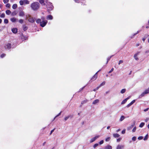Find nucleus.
I'll list each match as a JSON object with an SVG mask.
<instances>
[{
    "mask_svg": "<svg viewBox=\"0 0 149 149\" xmlns=\"http://www.w3.org/2000/svg\"><path fill=\"white\" fill-rule=\"evenodd\" d=\"M96 140L94 137L93 138L90 140V143H92Z\"/></svg>",
    "mask_w": 149,
    "mask_h": 149,
    "instance_id": "nucleus-30",
    "label": "nucleus"
},
{
    "mask_svg": "<svg viewBox=\"0 0 149 149\" xmlns=\"http://www.w3.org/2000/svg\"><path fill=\"white\" fill-rule=\"evenodd\" d=\"M99 100L98 99H97V100H94L93 103H92V104H96L98 103L99 102Z\"/></svg>",
    "mask_w": 149,
    "mask_h": 149,
    "instance_id": "nucleus-16",
    "label": "nucleus"
},
{
    "mask_svg": "<svg viewBox=\"0 0 149 149\" xmlns=\"http://www.w3.org/2000/svg\"><path fill=\"white\" fill-rule=\"evenodd\" d=\"M136 139V137L135 136H134L132 138V140L134 141H135Z\"/></svg>",
    "mask_w": 149,
    "mask_h": 149,
    "instance_id": "nucleus-39",
    "label": "nucleus"
},
{
    "mask_svg": "<svg viewBox=\"0 0 149 149\" xmlns=\"http://www.w3.org/2000/svg\"><path fill=\"white\" fill-rule=\"evenodd\" d=\"M127 101V100L125 99L122 101V102H121V104H124Z\"/></svg>",
    "mask_w": 149,
    "mask_h": 149,
    "instance_id": "nucleus-36",
    "label": "nucleus"
},
{
    "mask_svg": "<svg viewBox=\"0 0 149 149\" xmlns=\"http://www.w3.org/2000/svg\"><path fill=\"white\" fill-rule=\"evenodd\" d=\"M144 92L146 94L149 93V87Z\"/></svg>",
    "mask_w": 149,
    "mask_h": 149,
    "instance_id": "nucleus-19",
    "label": "nucleus"
},
{
    "mask_svg": "<svg viewBox=\"0 0 149 149\" xmlns=\"http://www.w3.org/2000/svg\"><path fill=\"white\" fill-rule=\"evenodd\" d=\"M19 3L21 5H23L24 3L23 0H20L19 1Z\"/></svg>",
    "mask_w": 149,
    "mask_h": 149,
    "instance_id": "nucleus-34",
    "label": "nucleus"
},
{
    "mask_svg": "<svg viewBox=\"0 0 149 149\" xmlns=\"http://www.w3.org/2000/svg\"><path fill=\"white\" fill-rule=\"evenodd\" d=\"M40 6V4L38 2H35L31 4V7L32 10L36 11L39 9Z\"/></svg>",
    "mask_w": 149,
    "mask_h": 149,
    "instance_id": "nucleus-1",
    "label": "nucleus"
},
{
    "mask_svg": "<svg viewBox=\"0 0 149 149\" xmlns=\"http://www.w3.org/2000/svg\"><path fill=\"white\" fill-rule=\"evenodd\" d=\"M41 19H38L36 20V22L37 23L40 24V23L41 22Z\"/></svg>",
    "mask_w": 149,
    "mask_h": 149,
    "instance_id": "nucleus-21",
    "label": "nucleus"
},
{
    "mask_svg": "<svg viewBox=\"0 0 149 149\" xmlns=\"http://www.w3.org/2000/svg\"><path fill=\"white\" fill-rule=\"evenodd\" d=\"M76 3H79L80 2L79 0H73Z\"/></svg>",
    "mask_w": 149,
    "mask_h": 149,
    "instance_id": "nucleus-45",
    "label": "nucleus"
},
{
    "mask_svg": "<svg viewBox=\"0 0 149 149\" xmlns=\"http://www.w3.org/2000/svg\"><path fill=\"white\" fill-rule=\"evenodd\" d=\"M104 143V141L103 140H101L99 142V144L100 145Z\"/></svg>",
    "mask_w": 149,
    "mask_h": 149,
    "instance_id": "nucleus-50",
    "label": "nucleus"
},
{
    "mask_svg": "<svg viewBox=\"0 0 149 149\" xmlns=\"http://www.w3.org/2000/svg\"><path fill=\"white\" fill-rule=\"evenodd\" d=\"M135 102V100H132L130 103L131 104V105H132L133 103H134Z\"/></svg>",
    "mask_w": 149,
    "mask_h": 149,
    "instance_id": "nucleus-49",
    "label": "nucleus"
},
{
    "mask_svg": "<svg viewBox=\"0 0 149 149\" xmlns=\"http://www.w3.org/2000/svg\"><path fill=\"white\" fill-rule=\"evenodd\" d=\"M10 5L9 3H7L6 5V6L7 7L9 8V7H10Z\"/></svg>",
    "mask_w": 149,
    "mask_h": 149,
    "instance_id": "nucleus-52",
    "label": "nucleus"
},
{
    "mask_svg": "<svg viewBox=\"0 0 149 149\" xmlns=\"http://www.w3.org/2000/svg\"><path fill=\"white\" fill-rule=\"evenodd\" d=\"M148 138V134H147L145 137L144 138V140L145 141L147 140Z\"/></svg>",
    "mask_w": 149,
    "mask_h": 149,
    "instance_id": "nucleus-37",
    "label": "nucleus"
},
{
    "mask_svg": "<svg viewBox=\"0 0 149 149\" xmlns=\"http://www.w3.org/2000/svg\"><path fill=\"white\" fill-rule=\"evenodd\" d=\"M3 47L6 49H9L11 48V44L10 43H6L4 44Z\"/></svg>",
    "mask_w": 149,
    "mask_h": 149,
    "instance_id": "nucleus-3",
    "label": "nucleus"
},
{
    "mask_svg": "<svg viewBox=\"0 0 149 149\" xmlns=\"http://www.w3.org/2000/svg\"><path fill=\"white\" fill-rule=\"evenodd\" d=\"M140 53V52H138L136 53L134 55H136L137 56L139 55V54Z\"/></svg>",
    "mask_w": 149,
    "mask_h": 149,
    "instance_id": "nucleus-59",
    "label": "nucleus"
},
{
    "mask_svg": "<svg viewBox=\"0 0 149 149\" xmlns=\"http://www.w3.org/2000/svg\"><path fill=\"white\" fill-rule=\"evenodd\" d=\"M39 2L42 5H45V0H39Z\"/></svg>",
    "mask_w": 149,
    "mask_h": 149,
    "instance_id": "nucleus-12",
    "label": "nucleus"
},
{
    "mask_svg": "<svg viewBox=\"0 0 149 149\" xmlns=\"http://www.w3.org/2000/svg\"><path fill=\"white\" fill-rule=\"evenodd\" d=\"M145 54H147L148 53H149V50H147L145 51Z\"/></svg>",
    "mask_w": 149,
    "mask_h": 149,
    "instance_id": "nucleus-62",
    "label": "nucleus"
},
{
    "mask_svg": "<svg viewBox=\"0 0 149 149\" xmlns=\"http://www.w3.org/2000/svg\"><path fill=\"white\" fill-rule=\"evenodd\" d=\"M131 105H132L130 103L129 104H128L127 105V108H128Z\"/></svg>",
    "mask_w": 149,
    "mask_h": 149,
    "instance_id": "nucleus-56",
    "label": "nucleus"
},
{
    "mask_svg": "<svg viewBox=\"0 0 149 149\" xmlns=\"http://www.w3.org/2000/svg\"><path fill=\"white\" fill-rule=\"evenodd\" d=\"M47 22L48 21L47 20H43L40 23V26L42 27H43L46 26Z\"/></svg>",
    "mask_w": 149,
    "mask_h": 149,
    "instance_id": "nucleus-5",
    "label": "nucleus"
},
{
    "mask_svg": "<svg viewBox=\"0 0 149 149\" xmlns=\"http://www.w3.org/2000/svg\"><path fill=\"white\" fill-rule=\"evenodd\" d=\"M123 63V61L122 60H120L119 61V62L118 63V64L120 65L121 63Z\"/></svg>",
    "mask_w": 149,
    "mask_h": 149,
    "instance_id": "nucleus-53",
    "label": "nucleus"
},
{
    "mask_svg": "<svg viewBox=\"0 0 149 149\" xmlns=\"http://www.w3.org/2000/svg\"><path fill=\"white\" fill-rule=\"evenodd\" d=\"M145 94H146L143 92L139 96V98H141L142 97L144 96Z\"/></svg>",
    "mask_w": 149,
    "mask_h": 149,
    "instance_id": "nucleus-18",
    "label": "nucleus"
},
{
    "mask_svg": "<svg viewBox=\"0 0 149 149\" xmlns=\"http://www.w3.org/2000/svg\"><path fill=\"white\" fill-rule=\"evenodd\" d=\"M143 137L142 136H140L138 137V139L139 140H141L143 139Z\"/></svg>",
    "mask_w": 149,
    "mask_h": 149,
    "instance_id": "nucleus-46",
    "label": "nucleus"
},
{
    "mask_svg": "<svg viewBox=\"0 0 149 149\" xmlns=\"http://www.w3.org/2000/svg\"><path fill=\"white\" fill-rule=\"evenodd\" d=\"M125 129H124L122 131V134H124L125 133Z\"/></svg>",
    "mask_w": 149,
    "mask_h": 149,
    "instance_id": "nucleus-57",
    "label": "nucleus"
},
{
    "mask_svg": "<svg viewBox=\"0 0 149 149\" xmlns=\"http://www.w3.org/2000/svg\"><path fill=\"white\" fill-rule=\"evenodd\" d=\"M12 31L14 33H16L17 32V28H13L12 29Z\"/></svg>",
    "mask_w": 149,
    "mask_h": 149,
    "instance_id": "nucleus-11",
    "label": "nucleus"
},
{
    "mask_svg": "<svg viewBox=\"0 0 149 149\" xmlns=\"http://www.w3.org/2000/svg\"><path fill=\"white\" fill-rule=\"evenodd\" d=\"M5 17V14L3 13L1 15V17Z\"/></svg>",
    "mask_w": 149,
    "mask_h": 149,
    "instance_id": "nucleus-54",
    "label": "nucleus"
},
{
    "mask_svg": "<svg viewBox=\"0 0 149 149\" xmlns=\"http://www.w3.org/2000/svg\"><path fill=\"white\" fill-rule=\"evenodd\" d=\"M10 20L13 22H15L17 21V19L15 17H13L10 19Z\"/></svg>",
    "mask_w": 149,
    "mask_h": 149,
    "instance_id": "nucleus-10",
    "label": "nucleus"
},
{
    "mask_svg": "<svg viewBox=\"0 0 149 149\" xmlns=\"http://www.w3.org/2000/svg\"><path fill=\"white\" fill-rule=\"evenodd\" d=\"M134 124H132L129 127H128L127 128V130H130L131 129L134 127Z\"/></svg>",
    "mask_w": 149,
    "mask_h": 149,
    "instance_id": "nucleus-15",
    "label": "nucleus"
},
{
    "mask_svg": "<svg viewBox=\"0 0 149 149\" xmlns=\"http://www.w3.org/2000/svg\"><path fill=\"white\" fill-rule=\"evenodd\" d=\"M11 13L10 11L9 10H7L6 11V13L8 15H9Z\"/></svg>",
    "mask_w": 149,
    "mask_h": 149,
    "instance_id": "nucleus-26",
    "label": "nucleus"
},
{
    "mask_svg": "<svg viewBox=\"0 0 149 149\" xmlns=\"http://www.w3.org/2000/svg\"><path fill=\"white\" fill-rule=\"evenodd\" d=\"M24 3L26 4H29V2L28 0H23Z\"/></svg>",
    "mask_w": 149,
    "mask_h": 149,
    "instance_id": "nucleus-23",
    "label": "nucleus"
},
{
    "mask_svg": "<svg viewBox=\"0 0 149 149\" xmlns=\"http://www.w3.org/2000/svg\"><path fill=\"white\" fill-rule=\"evenodd\" d=\"M136 127H135L132 130V132H135L136 130Z\"/></svg>",
    "mask_w": 149,
    "mask_h": 149,
    "instance_id": "nucleus-40",
    "label": "nucleus"
},
{
    "mask_svg": "<svg viewBox=\"0 0 149 149\" xmlns=\"http://www.w3.org/2000/svg\"><path fill=\"white\" fill-rule=\"evenodd\" d=\"M54 129L52 130L51 131V132H50V134H51L52 133L54 132Z\"/></svg>",
    "mask_w": 149,
    "mask_h": 149,
    "instance_id": "nucleus-63",
    "label": "nucleus"
},
{
    "mask_svg": "<svg viewBox=\"0 0 149 149\" xmlns=\"http://www.w3.org/2000/svg\"><path fill=\"white\" fill-rule=\"evenodd\" d=\"M19 23L22 24L23 23V22H24V20L22 19H20L19 21Z\"/></svg>",
    "mask_w": 149,
    "mask_h": 149,
    "instance_id": "nucleus-38",
    "label": "nucleus"
},
{
    "mask_svg": "<svg viewBox=\"0 0 149 149\" xmlns=\"http://www.w3.org/2000/svg\"><path fill=\"white\" fill-rule=\"evenodd\" d=\"M46 18L47 20H51L53 19V17L51 15H49L47 16Z\"/></svg>",
    "mask_w": 149,
    "mask_h": 149,
    "instance_id": "nucleus-8",
    "label": "nucleus"
},
{
    "mask_svg": "<svg viewBox=\"0 0 149 149\" xmlns=\"http://www.w3.org/2000/svg\"><path fill=\"white\" fill-rule=\"evenodd\" d=\"M69 116L66 117L64 118L65 121H66L68 119V118H69Z\"/></svg>",
    "mask_w": 149,
    "mask_h": 149,
    "instance_id": "nucleus-55",
    "label": "nucleus"
},
{
    "mask_svg": "<svg viewBox=\"0 0 149 149\" xmlns=\"http://www.w3.org/2000/svg\"><path fill=\"white\" fill-rule=\"evenodd\" d=\"M124 146L120 145H118L117 146L116 149H123L124 148Z\"/></svg>",
    "mask_w": 149,
    "mask_h": 149,
    "instance_id": "nucleus-9",
    "label": "nucleus"
},
{
    "mask_svg": "<svg viewBox=\"0 0 149 149\" xmlns=\"http://www.w3.org/2000/svg\"><path fill=\"white\" fill-rule=\"evenodd\" d=\"M111 138L110 137H108L106 138L105 139V141L106 142H108L109 141V140H110Z\"/></svg>",
    "mask_w": 149,
    "mask_h": 149,
    "instance_id": "nucleus-35",
    "label": "nucleus"
},
{
    "mask_svg": "<svg viewBox=\"0 0 149 149\" xmlns=\"http://www.w3.org/2000/svg\"><path fill=\"white\" fill-rule=\"evenodd\" d=\"M104 148L105 149H112V147L110 145H108L105 147Z\"/></svg>",
    "mask_w": 149,
    "mask_h": 149,
    "instance_id": "nucleus-14",
    "label": "nucleus"
},
{
    "mask_svg": "<svg viewBox=\"0 0 149 149\" xmlns=\"http://www.w3.org/2000/svg\"><path fill=\"white\" fill-rule=\"evenodd\" d=\"M149 120V118H147L145 120V121L146 122H147Z\"/></svg>",
    "mask_w": 149,
    "mask_h": 149,
    "instance_id": "nucleus-60",
    "label": "nucleus"
},
{
    "mask_svg": "<svg viewBox=\"0 0 149 149\" xmlns=\"http://www.w3.org/2000/svg\"><path fill=\"white\" fill-rule=\"evenodd\" d=\"M126 91V89H123L121 90L120 91V93L123 94Z\"/></svg>",
    "mask_w": 149,
    "mask_h": 149,
    "instance_id": "nucleus-28",
    "label": "nucleus"
},
{
    "mask_svg": "<svg viewBox=\"0 0 149 149\" xmlns=\"http://www.w3.org/2000/svg\"><path fill=\"white\" fill-rule=\"evenodd\" d=\"M26 19L31 23H33L34 22V20L33 17H31L29 15H27L26 16Z\"/></svg>",
    "mask_w": 149,
    "mask_h": 149,
    "instance_id": "nucleus-2",
    "label": "nucleus"
},
{
    "mask_svg": "<svg viewBox=\"0 0 149 149\" xmlns=\"http://www.w3.org/2000/svg\"><path fill=\"white\" fill-rule=\"evenodd\" d=\"M148 108H147L146 109H145L144 110V111L145 112L146 111H148Z\"/></svg>",
    "mask_w": 149,
    "mask_h": 149,
    "instance_id": "nucleus-64",
    "label": "nucleus"
},
{
    "mask_svg": "<svg viewBox=\"0 0 149 149\" xmlns=\"http://www.w3.org/2000/svg\"><path fill=\"white\" fill-rule=\"evenodd\" d=\"M113 136L115 138L118 137L120 136V135L119 134L117 133L113 134Z\"/></svg>",
    "mask_w": 149,
    "mask_h": 149,
    "instance_id": "nucleus-17",
    "label": "nucleus"
},
{
    "mask_svg": "<svg viewBox=\"0 0 149 149\" xmlns=\"http://www.w3.org/2000/svg\"><path fill=\"white\" fill-rule=\"evenodd\" d=\"M112 56H110V57H108L107 59V63L108 62V61L110 60V58H111Z\"/></svg>",
    "mask_w": 149,
    "mask_h": 149,
    "instance_id": "nucleus-42",
    "label": "nucleus"
},
{
    "mask_svg": "<svg viewBox=\"0 0 149 149\" xmlns=\"http://www.w3.org/2000/svg\"><path fill=\"white\" fill-rule=\"evenodd\" d=\"M9 0H3V1L5 3H7L8 2Z\"/></svg>",
    "mask_w": 149,
    "mask_h": 149,
    "instance_id": "nucleus-51",
    "label": "nucleus"
},
{
    "mask_svg": "<svg viewBox=\"0 0 149 149\" xmlns=\"http://www.w3.org/2000/svg\"><path fill=\"white\" fill-rule=\"evenodd\" d=\"M87 100H84L81 102V104H84L85 103H86L87 102Z\"/></svg>",
    "mask_w": 149,
    "mask_h": 149,
    "instance_id": "nucleus-29",
    "label": "nucleus"
},
{
    "mask_svg": "<svg viewBox=\"0 0 149 149\" xmlns=\"http://www.w3.org/2000/svg\"><path fill=\"white\" fill-rule=\"evenodd\" d=\"M17 5L16 4H14L12 6V8L13 9H15L17 7Z\"/></svg>",
    "mask_w": 149,
    "mask_h": 149,
    "instance_id": "nucleus-20",
    "label": "nucleus"
},
{
    "mask_svg": "<svg viewBox=\"0 0 149 149\" xmlns=\"http://www.w3.org/2000/svg\"><path fill=\"white\" fill-rule=\"evenodd\" d=\"M125 118L124 116H121V117L120 119V121H122L125 119Z\"/></svg>",
    "mask_w": 149,
    "mask_h": 149,
    "instance_id": "nucleus-22",
    "label": "nucleus"
},
{
    "mask_svg": "<svg viewBox=\"0 0 149 149\" xmlns=\"http://www.w3.org/2000/svg\"><path fill=\"white\" fill-rule=\"evenodd\" d=\"M100 136L99 135H97L95 136L94 137L95 138V139H97L99 138L100 137Z\"/></svg>",
    "mask_w": 149,
    "mask_h": 149,
    "instance_id": "nucleus-44",
    "label": "nucleus"
},
{
    "mask_svg": "<svg viewBox=\"0 0 149 149\" xmlns=\"http://www.w3.org/2000/svg\"><path fill=\"white\" fill-rule=\"evenodd\" d=\"M113 70V68H112L111 70L109 72V73H111Z\"/></svg>",
    "mask_w": 149,
    "mask_h": 149,
    "instance_id": "nucleus-58",
    "label": "nucleus"
},
{
    "mask_svg": "<svg viewBox=\"0 0 149 149\" xmlns=\"http://www.w3.org/2000/svg\"><path fill=\"white\" fill-rule=\"evenodd\" d=\"M100 88V86H98L96 88L94 89L93 90V91H96L97 90Z\"/></svg>",
    "mask_w": 149,
    "mask_h": 149,
    "instance_id": "nucleus-41",
    "label": "nucleus"
},
{
    "mask_svg": "<svg viewBox=\"0 0 149 149\" xmlns=\"http://www.w3.org/2000/svg\"><path fill=\"white\" fill-rule=\"evenodd\" d=\"M140 31H138L137 32H136V33H134V34L133 35V36H132V37H131V38H133V37H134V36L135 35H136L137 34H138V33H139L140 32Z\"/></svg>",
    "mask_w": 149,
    "mask_h": 149,
    "instance_id": "nucleus-31",
    "label": "nucleus"
},
{
    "mask_svg": "<svg viewBox=\"0 0 149 149\" xmlns=\"http://www.w3.org/2000/svg\"><path fill=\"white\" fill-rule=\"evenodd\" d=\"M145 125V123H141L139 125V127H143Z\"/></svg>",
    "mask_w": 149,
    "mask_h": 149,
    "instance_id": "nucleus-24",
    "label": "nucleus"
},
{
    "mask_svg": "<svg viewBox=\"0 0 149 149\" xmlns=\"http://www.w3.org/2000/svg\"><path fill=\"white\" fill-rule=\"evenodd\" d=\"M134 58H135V59L137 61L139 60V58L137 57V56L136 55H134Z\"/></svg>",
    "mask_w": 149,
    "mask_h": 149,
    "instance_id": "nucleus-33",
    "label": "nucleus"
},
{
    "mask_svg": "<svg viewBox=\"0 0 149 149\" xmlns=\"http://www.w3.org/2000/svg\"><path fill=\"white\" fill-rule=\"evenodd\" d=\"M6 56V54H2L0 56L1 58H4Z\"/></svg>",
    "mask_w": 149,
    "mask_h": 149,
    "instance_id": "nucleus-32",
    "label": "nucleus"
},
{
    "mask_svg": "<svg viewBox=\"0 0 149 149\" xmlns=\"http://www.w3.org/2000/svg\"><path fill=\"white\" fill-rule=\"evenodd\" d=\"M61 112L59 113V114H58L57 115H56V116L55 117V118H54V119H55V118L56 117H57L58 116H60V115H61Z\"/></svg>",
    "mask_w": 149,
    "mask_h": 149,
    "instance_id": "nucleus-47",
    "label": "nucleus"
},
{
    "mask_svg": "<svg viewBox=\"0 0 149 149\" xmlns=\"http://www.w3.org/2000/svg\"><path fill=\"white\" fill-rule=\"evenodd\" d=\"M121 140V138H119L118 139H117V142H120Z\"/></svg>",
    "mask_w": 149,
    "mask_h": 149,
    "instance_id": "nucleus-61",
    "label": "nucleus"
},
{
    "mask_svg": "<svg viewBox=\"0 0 149 149\" xmlns=\"http://www.w3.org/2000/svg\"><path fill=\"white\" fill-rule=\"evenodd\" d=\"M21 38L22 41L26 40L27 39V38L26 36L22 35L21 37Z\"/></svg>",
    "mask_w": 149,
    "mask_h": 149,
    "instance_id": "nucleus-13",
    "label": "nucleus"
},
{
    "mask_svg": "<svg viewBox=\"0 0 149 149\" xmlns=\"http://www.w3.org/2000/svg\"><path fill=\"white\" fill-rule=\"evenodd\" d=\"M28 29L27 27L25 25L23 26V29L24 31H26Z\"/></svg>",
    "mask_w": 149,
    "mask_h": 149,
    "instance_id": "nucleus-25",
    "label": "nucleus"
},
{
    "mask_svg": "<svg viewBox=\"0 0 149 149\" xmlns=\"http://www.w3.org/2000/svg\"><path fill=\"white\" fill-rule=\"evenodd\" d=\"M4 22L5 23L7 24L8 23V21L7 19H5L4 20Z\"/></svg>",
    "mask_w": 149,
    "mask_h": 149,
    "instance_id": "nucleus-43",
    "label": "nucleus"
},
{
    "mask_svg": "<svg viewBox=\"0 0 149 149\" xmlns=\"http://www.w3.org/2000/svg\"><path fill=\"white\" fill-rule=\"evenodd\" d=\"M100 70H100L97 71L95 75L91 78V80H95L97 77L98 72H100Z\"/></svg>",
    "mask_w": 149,
    "mask_h": 149,
    "instance_id": "nucleus-6",
    "label": "nucleus"
},
{
    "mask_svg": "<svg viewBox=\"0 0 149 149\" xmlns=\"http://www.w3.org/2000/svg\"><path fill=\"white\" fill-rule=\"evenodd\" d=\"M98 145V143L95 144L93 146V147L94 148H95L96 147H97Z\"/></svg>",
    "mask_w": 149,
    "mask_h": 149,
    "instance_id": "nucleus-48",
    "label": "nucleus"
},
{
    "mask_svg": "<svg viewBox=\"0 0 149 149\" xmlns=\"http://www.w3.org/2000/svg\"><path fill=\"white\" fill-rule=\"evenodd\" d=\"M25 15V14L23 11H20L19 12V16L20 17H24Z\"/></svg>",
    "mask_w": 149,
    "mask_h": 149,
    "instance_id": "nucleus-7",
    "label": "nucleus"
},
{
    "mask_svg": "<svg viewBox=\"0 0 149 149\" xmlns=\"http://www.w3.org/2000/svg\"><path fill=\"white\" fill-rule=\"evenodd\" d=\"M46 7L47 10H51L53 9V6L52 5V3L50 2L47 3L46 5Z\"/></svg>",
    "mask_w": 149,
    "mask_h": 149,
    "instance_id": "nucleus-4",
    "label": "nucleus"
},
{
    "mask_svg": "<svg viewBox=\"0 0 149 149\" xmlns=\"http://www.w3.org/2000/svg\"><path fill=\"white\" fill-rule=\"evenodd\" d=\"M105 84V81H103V82L102 83L100 84V85L99 86H100V87H101L102 86H104Z\"/></svg>",
    "mask_w": 149,
    "mask_h": 149,
    "instance_id": "nucleus-27",
    "label": "nucleus"
}]
</instances>
